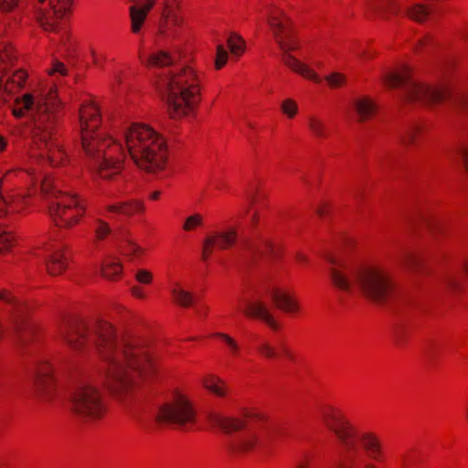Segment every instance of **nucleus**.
I'll return each instance as SVG.
<instances>
[{
  "instance_id": "23",
  "label": "nucleus",
  "mask_w": 468,
  "mask_h": 468,
  "mask_svg": "<svg viewBox=\"0 0 468 468\" xmlns=\"http://www.w3.org/2000/svg\"><path fill=\"white\" fill-rule=\"evenodd\" d=\"M242 246L245 252L249 253L251 257L256 255H264L267 253H275L273 245L267 239H262L260 243L246 239L243 241Z\"/></svg>"
},
{
  "instance_id": "36",
  "label": "nucleus",
  "mask_w": 468,
  "mask_h": 468,
  "mask_svg": "<svg viewBox=\"0 0 468 468\" xmlns=\"http://www.w3.org/2000/svg\"><path fill=\"white\" fill-rule=\"evenodd\" d=\"M122 250L125 255L132 258H136L144 252V250L132 240L126 241Z\"/></svg>"
},
{
  "instance_id": "2",
  "label": "nucleus",
  "mask_w": 468,
  "mask_h": 468,
  "mask_svg": "<svg viewBox=\"0 0 468 468\" xmlns=\"http://www.w3.org/2000/svg\"><path fill=\"white\" fill-rule=\"evenodd\" d=\"M81 145L89 166L99 177L112 179L122 169V163L129 153L134 164L141 169L154 173L165 164L166 148L163 137L146 124L132 123L121 131L122 141L103 137L97 132L101 116L96 105L83 103L79 114Z\"/></svg>"
},
{
  "instance_id": "59",
  "label": "nucleus",
  "mask_w": 468,
  "mask_h": 468,
  "mask_svg": "<svg viewBox=\"0 0 468 468\" xmlns=\"http://www.w3.org/2000/svg\"><path fill=\"white\" fill-rule=\"evenodd\" d=\"M12 172H8L5 174V176L3 177L2 181H7L9 180V177L11 176Z\"/></svg>"
},
{
  "instance_id": "60",
  "label": "nucleus",
  "mask_w": 468,
  "mask_h": 468,
  "mask_svg": "<svg viewBox=\"0 0 468 468\" xmlns=\"http://www.w3.org/2000/svg\"><path fill=\"white\" fill-rule=\"evenodd\" d=\"M317 213H318L320 216H322V215L324 214V210H323L322 208H319V209L317 210Z\"/></svg>"
},
{
  "instance_id": "15",
  "label": "nucleus",
  "mask_w": 468,
  "mask_h": 468,
  "mask_svg": "<svg viewBox=\"0 0 468 468\" xmlns=\"http://www.w3.org/2000/svg\"><path fill=\"white\" fill-rule=\"evenodd\" d=\"M468 275V256L459 258L440 274V282L447 290L457 292L462 288L463 275Z\"/></svg>"
},
{
  "instance_id": "20",
  "label": "nucleus",
  "mask_w": 468,
  "mask_h": 468,
  "mask_svg": "<svg viewBox=\"0 0 468 468\" xmlns=\"http://www.w3.org/2000/svg\"><path fill=\"white\" fill-rule=\"evenodd\" d=\"M274 304L281 310L287 313H294L298 310L296 301L287 292L274 288L268 292Z\"/></svg>"
},
{
  "instance_id": "1",
  "label": "nucleus",
  "mask_w": 468,
  "mask_h": 468,
  "mask_svg": "<svg viewBox=\"0 0 468 468\" xmlns=\"http://www.w3.org/2000/svg\"><path fill=\"white\" fill-rule=\"evenodd\" d=\"M59 336L72 350L97 351L102 362L103 381L120 399L154 370L149 347L140 339L118 336L105 321L68 319L59 328Z\"/></svg>"
},
{
  "instance_id": "9",
  "label": "nucleus",
  "mask_w": 468,
  "mask_h": 468,
  "mask_svg": "<svg viewBox=\"0 0 468 468\" xmlns=\"http://www.w3.org/2000/svg\"><path fill=\"white\" fill-rule=\"evenodd\" d=\"M384 82L390 88L402 90V98L407 101L433 104L446 99V90L422 85L411 79L410 69L404 67L400 72H388Z\"/></svg>"
},
{
  "instance_id": "39",
  "label": "nucleus",
  "mask_w": 468,
  "mask_h": 468,
  "mask_svg": "<svg viewBox=\"0 0 468 468\" xmlns=\"http://www.w3.org/2000/svg\"><path fill=\"white\" fill-rule=\"evenodd\" d=\"M96 226H95V234L98 239H104L110 232L111 228L105 221L97 218L95 220Z\"/></svg>"
},
{
  "instance_id": "8",
  "label": "nucleus",
  "mask_w": 468,
  "mask_h": 468,
  "mask_svg": "<svg viewBox=\"0 0 468 468\" xmlns=\"http://www.w3.org/2000/svg\"><path fill=\"white\" fill-rule=\"evenodd\" d=\"M267 22L273 32L279 48L282 51V59L283 63L303 77L316 83L321 82V78L312 69L290 54V51L298 48V42L291 32L290 21L284 12L278 8L271 9L267 16Z\"/></svg>"
},
{
  "instance_id": "55",
  "label": "nucleus",
  "mask_w": 468,
  "mask_h": 468,
  "mask_svg": "<svg viewBox=\"0 0 468 468\" xmlns=\"http://www.w3.org/2000/svg\"><path fill=\"white\" fill-rule=\"evenodd\" d=\"M362 196H363V191L361 189H356L354 193V197L356 200H359L360 198H362Z\"/></svg>"
},
{
  "instance_id": "34",
  "label": "nucleus",
  "mask_w": 468,
  "mask_h": 468,
  "mask_svg": "<svg viewBox=\"0 0 468 468\" xmlns=\"http://www.w3.org/2000/svg\"><path fill=\"white\" fill-rule=\"evenodd\" d=\"M218 337L221 338L227 345L229 352L234 356H239L240 352V346L229 335L223 334V333H218L216 335Z\"/></svg>"
},
{
  "instance_id": "7",
  "label": "nucleus",
  "mask_w": 468,
  "mask_h": 468,
  "mask_svg": "<svg viewBox=\"0 0 468 468\" xmlns=\"http://www.w3.org/2000/svg\"><path fill=\"white\" fill-rule=\"evenodd\" d=\"M156 85L173 118L186 115L200 101L199 79L191 67L169 71Z\"/></svg>"
},
{
  "instance_id": "53",
  "label": "nucleus",
  "mask_w": 468,
  "mask_h": 468,
  "mask_svg": "<svg viewBox=\"0 0 468 468\" xmlns=\"http://www.w3.org/2000/svg\"><path fill=\"white\" fill-rule=\"evenodd\" d=\"M132 292L134 296L138 297V298H144V292H142V290L138 287H133L132 289Z\"/></svg>"
},
{
  "instance_id": "58",
  "label": "nucleus",
  "mask_w": 468,
  "mask_h": 468,
  "mask_svg": "<svg viewBox=\"0 0 468 468\" xmlns=\"http://www.w3.org/2000/svg\"><path fill=\"white\" fill-rule=\"evenodd\" d=\"M159 196H160V192L155 191V192H154V193L151 195V198H152V199H157V198L159 197Z\"/></svg>"
},
{
  "instance_id": "47",
  "label": "nucleus",
  "mask_w": 468,
  "mask_h": 468,
  "mask_svg": "<svg viewBox=\"0 0 468 468\" xmlns=\"http://www.w3.org/2000/svg\"><path fill=\"white\" fill-rule=\"evenodd\" d=\"M12 244V236L6 232L0 231V251L7 249Z\"/></svg>"
},
{
  "instance_id": "14",
  "label": "nucleus",
  "mask_w": 468,
  "mask_h": 468,
  "mask_svg": "<svg viewBox=\"0 0 468 468\" xmlns=\"http://www.w3.org/2000/svg\"><path fill=\"white\" fill-rule=\"evenodd\" d=\"M37 19L45 31L59 32L64 29L65 18L72 0H37Z\"/></svg>"
},
{
  "instance_id": "13",
  "label": "nucleus",
  "mask_w": 468,
  "mask_h": 468,
  "mask_svg": "<svg viewBox=\"0 0 468 468\" xmlns=\"http://www.w3.org/2000/svg\"><path fill=\"white\" fill-rule=\"evenodd\" d=\"M156 420L159 423L187 428L195 423L196 411L190 400L185 395L178 394L159 409Z\"/></svg>"
},
{
  "instance_id": "26",
  "label": "nucleus",
  "mask_w": 468,
  "mask_h": 468,
  "mask_svg": "<svg viewBox=\"0 0 468 468\" xmlns=\"http://www.w3.org/2000/svg\"><path fill=\"white\" fill-rule=\"evenodd\" d=\"M171 293L173 295L174 301L183 307H188L194 304L193 294L179 286L173 288L171 290Z\"/></svg>"
},
{
  "instance_id": "27",
  "label": "nucleus",
  "mask_w": 468,
  "mask_h": 468,
  "mask_svg": "<svg viewBox=\"0 0 468 468\" xmlns=\"http://www.w3.org/2000/svg\"><path fill=\"white\" fill-rule=\"evenodd\" d=\"M175 59L165 51H158L152 54L147 64L153 67H165L171 65Z\"/></svg>"
},
{
  "instance_id": "43",
  "label": "nucleus",
  "mask_w": 468,
  "mask_h": 468,
  "mask_svg": "<svg viewBox=\"0 0 468 468\" xmlns=\"http://www.w3.org/2000/svg\"><path fill=\"white\" fill-rule=\"evenodd\" d=\"M326 81L332 88H336L345 82V78L339 73H334L326 77Z\"/></svg>"
},
{
  "instance_id": "3",
  "label": "nucleus",
  "mask_w": 468,
  "mask_h": 468,
  "mask_svg": "<svg viewBox=\"0 0 468 468\" xmlns=\"http://www.w3.org/2000/svg\"><path fill=\"white\" fill-rule=\"evenodd\" d=\"M61 111L62 103L57 97L56 85L48 91L37 90L16 97L13 108L16 117L26 119L25 133L31 137L34 147L39 151L32 155L46 159L53 166L66 160V154L55 141Z\"/></svg>"
},
{
  "instance_id": "25",
  "label": "nucleus",
  "mask_w": 468,
  "mask_h": 468,
  "mask_svg": "<svg viewBox=\"0 0 468 468\" xmlns=\"http://www.w3.org/2000/svg\"><path fill=\"white\" fill-rule=\"evenodd\" d=\"M106 209L110 213L122 214L125 216H131L133 213L143 209L142 204L138 202L132 203H119L114 205L107 206Z\"/></svg>"
},
{
  "instance_id": "38",
  "label": "nucleus",
  "mask_w": 468,
  "mask_h": 468,
  "mask_svg": "<svg viewBox=\"0 0 468 468\" xmlns=\"http://www.w3.org/2000/svg\"><path fill=\"white\" fill-rule=\"evenodd\" d=\"M281 107L282 112L286 114L289 118L294 117L298 112V106L296 102L292 99H287L283 101Z\"/></svg>"
},
{
  "instance_id": "33",
  "label": "nucleus",
  "mask_w": 468,
  "mask_h": 468,
  "mask_svg": "<svg viewBox=\"0 0 468 468\" xmlns=\"http://www.w3.org/2000/svg\"><path fill=\"white\" fill-rule=\"evenodd\" d=\"M228 44L230 51L235 55L244 50V40L238 35L232 34L228 39Z\"/></svg>"
},
{
  "instance_id": "35",
  "label": "nucleus",
  "mask_w": 468,
  "mask_h": 468,
  "mask_svg": "<svg viewBox=\"0 0 468 468\" xmlns=\"http://www.w3.org/2000/svg\"><path fill=\"white\" fill-rule=\"evenodd\" d=\"M20 8V0H0V11L16 14Z\"/></svg>"
},
{
  "instance_id": "18",
  "label": "nucleus",
  "mask_w": 468,
  "mask_h": 468,
  "mask_svg": "<svg viewBox=\"0 0 468 468\" xmlns=\"http://www.w3.org/2000/svg\"><path fill=\"white\" fill-rule=\"evenodd\" d=\"M237 239V233L235 230L227 232H219L214 235L208 236L204 240L202 258L207 261L209 255L212 253V247L217 246L220 250H225L229 246L234 244Z\"/></svg>"
},
{
  "instance_id": "49",
  "label": "nucleus",
  "mask_w": 468,
  "mask_h": 468,
  "mask_svg": "<svg viewBox=\"0 0 468 468\" xmlns=\"http://www.w3.org/2000/svg\"><path fill=\"white\" fill-rule=\"evenodd\" d=\"M173 23L174 25L178 23V18L176 16H168L166 18L165 25L162 26L160 28L161 34H166L165 27L168 26V24Z\"/></svg>"
},
{
  "instance_id": "32",
  "label": "nucleus",
  "mask_w": 468,
  "mask_h": 468,
  "mask_svg": "<svg viewBox=\"0 0 468 468\" xmlns=\"http://www.w3.org/2000/svg\"><path fill=\"white\" fill-rule=\"evenodd\" d=\"M122 271V266L113 261L104 264L101 268V274L108 279H113Z\"/></svg>"
},
{
  "instance_id": "22",
  "label": "nucleus",
  "mask_w": 468,
  "mask_h": 468,
  "mask_svg": "<svg viewBox=\"0 0 468 468\" xmlns=\"http://www.w3.org/2000/svg\"><path fill=\"white\" fill-rule=\"evenodd\" d=\"M355 112L359 122H365L376 112L375 103L367 97L359 98L353 103Z\"/></svg>"
},
{
  "instance_id": "51",
  "label": "nucleus",
  "mask_w": 468,
  "mask_h": 468,
  "mask_svg": "<svg viewBox=\"0 0 468 468\" xmlns=\"http://www.w3.org/2000/svg\"><path fill=\"white\" fill-rule=\"evenodd\" d=\"M310 459L309 457L305 456L303 460L299 461L294 468H308L310 464Z\"/></svg>"
},
{
  "instance_id": "52",
  "label": "nucleus",
  "mask_w": 468,
  "mask_h": 468,
  "mask_svg": "<svg viewBox=\"0 0 468 468\" xmlns=\"http://www.w3.org/2000/svg\"><path fill=\"white\" fill-rule=\"evenodd\" d=\"M280 347L285 356H287L290 359L292 358V353L290 352V350L286 347V346L283 343H281Z\"/></svg>"
},
{
  "instance_id": "17",
  "label": "nucleus",
  "mask_w": 468,
  "mask_h": 468,
  "mask_svg": "<svg viewBox=\"0 0 468 468\" xmlns=\"http://www.w3.org/2000/svg\"><path fill=\"white\" fill-rule=\"evenodd\" d=\"M62 244H50L45 250V261L48 273L50 275L60 274L67 267L68 258L63 252Z\"/></svg>"
},
{
  "instance_id": "61",
  "label": "nucleus",
  "mask_w": 468,
  "mask_h": 468,
  "mask_svg": "<svg viewBox=\"0 0 468 468\" xmlns=\"http://www.w3.org/2000/svg\"><path fill=\"white\" fill-rule=\"evenodd\" d=\"M256 218H257V215H256V213H254L252 216V223H254L256 221Z\"/></svg>"
},
{
  "instance_id": "42",
  "label": "nucleus",
  "mask_w": 468,
  "mask_h": 468,
  "mask_svg": "<svg viewBox=\"0 0 468 468\" xmlns=\"http://www.w3.org/2000/svg\"><path fill=\"white\" fill-rule=\"evenodd\" d=\"M67 72L68 69L65 65L58 60H54L52 68L48 70V74L51 77H55L57 74L59 76H65L67 75Z\"/></svg>"
},
{
  "instance_id": "40",
  "label": "nucleus",
  "mask_w": 468,
  "mask_h": 468,
  "mask_svg": "<svg viewBox=\"0 0 468 468\" xmlns=\"http://www.w3.org/2000/svg\"><path fill=\"white\" fill-rule=\"evenodd\" d=\"M258 351L266 358H274L278 356L276 349L266 341L259 344Z\"/></svg>"
},
{
  "instance_id": "31",
  "label": "nucleus",
  "mask_w": 468,
  "mask_h": 468,
  "mask_svg": "<svg viewBox=\"0 0 468 468\" xmlns=\"http://www.w3.org/2000/svg\"><path fill=\"white\" fill-rule=\"evenodd\" d=\"M420 126L418 124H411L407 127L405 132L401 133L399 135V140L404 144H414L416 140V136L420 133Z\"/></svg>"
},
{
  "instance_id": "6",
  "label": "nucleus",
  "mask_w": 468,
  "mask_h": 468,
  "mask_svg": "<svg viewBox=\"0 0 468 468\" xmlns=\"http://www.w3.org/2000/svg\"><path fill=\"white\" fill-rule=\"evenodd\" d=\"M213 426L230 434L242 431L229 444L234 453L262 452L271 446L276 435V427L259 412L247 411L241 417H227L219 414L210 416Z\"/></svg>"
},
{
  "instance_id": "24",
  "label": "nucleus",
  "mask_w": 468,
  "mask_h": 468,
  "mask_svg": "<svg viewBox=\"0 0 468 468\" xmlns=\"http://www.w3.org/2000/svg\"><path fill=\"white\" fill-rule=\"evenodd\" d=\"M308 128L316 139H325L329 135V129L326 123L320 118L311 116L308 119Z\"/></svg>"
},
{
  "instance_id": "50",
  "label": "nucleus",
  "mask_w": 468,
  "mask_h": 468,
  "mask_svg": "<svg viewBox=\"0 0 468 468\" xmlns=\"http://www.w3.org/2000/svg\"><path fill=\"white\" fill-rule=\"evenodd\" d=\"M15 333L17 335V341L20 343L25 342V338L22 335L21 330H22V324L18 323V321L16 322L15 327H14Z\"/></svg>"
},
{
  "instance_id": "48",
  "label": "nucleus",
  "mask_w": 468,
  "mask_h": 468,
  "mask_svg": "<svg viewBox=\"0 0 468 468\" xmlns=\"http://www.w3.org/2000/svg\"><path fill=\"white\" fill-rule=\"evenodd\" d=\"M427 223L432 230L442 231L443 223L440 218H434L427 219Z\"/></svg>"
},
{
  "instance_id": "37",
  "label": "nucleus",
  "mask_w": 468,
  "mask_h": 468,
  "mask_svg": "<svg viewBox=\"0 0 468 468\" xmlns=\"http://www.w3.org/2000/svg\"><path fill=\"white\" fill-rule=\"evenodd\" d=\"M203 218L200 214H194L186 218L183 229L186 231L193 230L195 228L201 226Z\"/></svg>"
},
{
  "instance_id": "46",
  "label": "nucleus",
  "mask_w": 468,
  "mask_h": 468,
  "mask_svg": "<svg viewBox=\"0 0 468 468\" xmlns=\"http://www.w3.org/2000/svg\"><path fill=\"white\" fill-rule=\"evenodd\" d=\"M402 261L406 265L409 266H417L420 264V257L411 252H407L406 254H404Z\"/></svg>"
},
{
  "instance_id": "45",
  "label": "nucleus",
  "mask_w": 468,
  "mask_h": 468,
  "mask_svg": "<svg viewBox=\"0 0 468 468\" xmlns=\"http://www.w3.org/2000/svg\"><path fill=\"white\" fill-rule=\"evenodd\" d=\"M0 300L13 305L16 308H20V303L5 290L0 291Z\"/></svg>"
},
{
  "instance_id": "4",
  "label": "nucleus",
  "mask_w": 468,
  "mask_h": 468,
  "mask_svg": "<svg viewBox=\"0 0 468 468\" xmlns=\"http://www.w3.org/2000/svg\"><path fill=\"white\" fill-rule=\"evenodd\" d=\"M318 416L343 447L339 468H378L375 463L384 461V447L377 434L358 432L340 410L330 405L320 407Z\"/></svg>"
},
{
  "instance_id": "11",
  "label": "nucleus",
  "mask_w": 468,
  "mask_h": 468,
  "mask_svg": "<svg viewBox=\"0 0 468 468\" xmlns=\"http://www.w3.org/2000/svg\"><path fill=\"white\" fill-rule=\"evenodd\" d=\"M71 410L82 421L91 422L106 412V404L98 385L83 381L71 394Z\"/></svg>"
},
{
  "instance_id": "16",
  "label": "nucleus",
  "mask_w": 468,
  "mask_h": 468,
  "mask_svg": "<svg viewBox=\"0 0 468 468\" xmlns=\"http://www.w3.org/2000/svg\"><path fill=\"white\" fill-rule=\"evenodd\" d=\"M243 313L250 317H256L264 321L272 329L278 328V324L271 314L266 303L261 295L244 302Z\"/></svg>"
},
{
  "instance_id": "56",
  "label": "nucleus",
  "mask_w": 468,
  "mask_h": 468,
  "mask_svg": "<svg viewBox=\"0 0 468 468\" xmlns=\"http://www.w3.org/2000/svg\"><path fill=\"white\" fill-rule=\"evenodd\" d=\"M5 147V139L0 136V151L4 150Z\"/></svg>"
},
{
  "instance_id": "62",
  "label": "nucleus",
  "mask_w": 468,
  "mask_h": 468,
  "mask_svg": "<svg viewBox=\"0 0 468 468\" xmlns=\"http://www.w3.org/2000/svg\"><path fill=\"white\" fill-rule=\"evenodd\" d=\"M426 353H427V355H428V356H431V350H430L429 348L426 350Z\"/></svg>"
},
{
  "instance_id": "44",
  "label": "nucleus",
  "mask_w": 468,
  "mask_h": 468,
  "mask_svg": "<svg viewBox=\"0 0 468 468\" xmlns=\"http://www.w3.org/2000/svg\"><path fill=\"white\" fill-rule=\"evenodd\" d=\"M136 281L140 283L149 284L153 280L152 273L147 270H139L135 275Z\"/></svg>"
},
{
  "instance_id": "64",
  "label": "nucleus",
  "mask_w": 468,
  "mask_h": 468,
  "mask_svg": "<svg viewBox=\"0 0 468 468\" xmlns=\"http://www.w3.org/2000/svg\"><path fill=\"white\" fill-rule=\"evenodd\" d=\"M94 61H95V64L99 63V61H98V59L96 58H94Z\"/></svg>"
},
{
  "instance_id": "41",
  "label": "nucleus",
  "mask_w": 468,
  "mask_h": 468,
  "mask_svg": "<svg viewBox=\"0 0 468 468\" xmlns=\"http://www.w3.org/2000/svg\"><path fill=\"white\" fill-rule=\"evenodd\" d=\"M228 60V52L222 45H218L215 67L217 69H221Z\"/></svg>"
},
{
  "instance_id": "19",
  "label": "nucleus",
  "mask_w": 468,
  "mask_h": 468,
  "mask_svg": "<svg viewBox=\"0 0 468 468\" xmlns=\"http://www.w3.org/2000/svg\"><path fill=\"white\" fill-rule=\"evenodd\" d=\"M52 367L48 364H42L36 372L35 387L39 396L50 397L53 390Z\"/></svg>"
},
{
  "instance_id": "12",
  "label": "nucleus",
  "mask_w": 468,
  "mask_h": 468,
  "mask_svg": "<svg viewBox=\"0 0 468 468\" xmlns=\"http://www.w3.org/2000/svg\"><path fill=\"white\" fill-rule=\"evenodd\" d=\"M6 32L5 25L0 26V99L6 101L8 96H12L16 90L23 87L27 73L23 70H17L12 75H8L6 67L15 59V55L9 40L5 39Z\"/></svg>"
},
{
  "instance_id": "57",
  "label": "nucleus",
  "mask_w": 468,
  "mask_h": 468,
  "mask_svg": "<svg viewBox=\"0 0 468 468\" xmlns=\"http://www.w3.org/2000/svg\"><path fill=\"white\" fill-rule=\"evenodd\" d=\"M296 258H297V260H298L299 261H303H303H307L306 257H305L304 255L300 254V253H299V254H297V257H296Z\"/></svg>"
},
{
  "instance_id": "30",
  "label": "nucleus",
  "mask_w": 468,
  "mask_h": 468,
  "mask_svg": "<svg viewBox=\"0 0 468 468\" xmlns=\"http://www.w3.org/2000/svg\"><path fill=\"white\" fill-rule=\"evenodd\" d=\"M437 43L438 40L431 34H426L418 40L417 50L420 53H430Z\"/></svg>"
},
{
  "instance_id": "5",
  "label": "nucleus",
  "mask_w": 468,
  "mask_h": 468,
  "mask_svg": "<svg viewBox=\"0 0 468 468\" xmlns=\"http://www.w3.org/2000/svg\"><path fill=\"white\" fill-rule=\"evenodd\" d=\"M332 264L329 275L332 284L339 291L351 292L354 287L371 302L384 305L396 297V286L388 271L378 265L353 268L345 262L328 257Z\"/></svg>"
},
{
  "instance_id": "29",
  "label": "nucleus",
  "mask_w": 468,
  "mask_h": 468,
  "mask_svg": "<svg viewBox=\"0 0 468 468\" xmlns=\"http://www.w3.org/2000/svg\"><path fill=\"white\" fill-rule=\"evenodd\" d=\"M203 386L206 389L218 397H223L227 393L224 384L215 378L205 379L203 381Z\"/></svg>"
},
{
  "instance_id": "28",
  "label": "nucleus",
  "mask_w": 468,
  "mask_h": 468,
  "mask_svg": "<svg viewBox=\"0 0 468 468\" xmlns=\"http://www.w3.org/2000/svg\"><path fill=\"white\" fill-rule=\"evenodd\" d=\"M407 14L418 22H423L430 15L429 8L421 4H416L410 8L406 9Z\"/></svg>"
},
{
  "instance_id": "10",
  "label": "nucleus",
  "mask_w": 468,
  "mask_h": 468,
  "mask_svg": "<svg viewBox=\"0 0 468 468\" xmlns=\"http://www.w3.org/2000/svg\"><path fill=\"white\" fill-rule=\"evenodd\" d=\"M42 192L51 197L49 214L57 225L69 228L83 216L85 207L75 196H68L54 190L56 186L49 178L39 179Z\"/></svg>"
},
{
  "instance_id": "63",
  "label": "nucleus",
  "mask_w": 468,
  "mask_h": 468,
  "mask_svg": "<svg viewBox=\"0 0 468 468\" xmlns=\"http://www.w3.org/2000/svg\"><path fill=\"white\" fill-rule=\"evenodd\" d=\"M1 386H2L3 389H5V384L2 383Z\"/></svg>"
},
{
  "instance_id": "54",
  "label": "nucleus",
  "mask_w": 468,
  "mask_h": 468,
  "mask_svg": "<svg viewBox=\"0 0 468 468\" xmlns=\"http://www.w3.org/2000/svg\"><path fill=\"white\" fill-rule=\"evenodd\" d=\"M383 5H387V6L390 7L392 12L397 11V6L391 0H385V3L383 4ZM384 7L385 6H382L381 9H384Z\"/></svg>"
},
{
  "instance_id": "21",
  "label": "nucleus",
  "mask_w": 468,
  "mask_h": 468,
  "mask_svg": "<svg viewBox=\"0 0 468 468\" xmlns=\"http://www.w3.org/2000/svg\"><path fill=\"white\" fill-rule=\"evenodd\" d=\"M155 0H147L145 3L130 7V16L132 20V30L133 33L139 32L148 11L153 7Z\"/></svg>"
}]
</instances>
